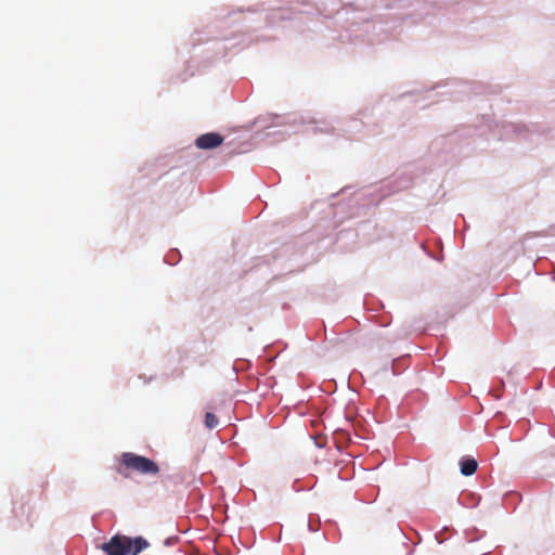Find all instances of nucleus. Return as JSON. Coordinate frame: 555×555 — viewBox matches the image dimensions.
<instances>
[{"mask_svg": "<svg viewBox=\"0 0 555 555\" xmlns=\"http://www.w3.org/2000/svg\"><path fill=\"white\" fill-rule=\"evenodd\" d=\"M149 546V542L142 537L130 538L116 534L101 548L106 555H138Z\"/></svg>", "mask_w": 555, "mask_h": 555, "instance_id": "f257e3e1", "label": "nucleus"}, {"mask_svg": "<svg viewBox=\"0 0 555 555\" xmlns=\"http://www.w3.org/2000/svg\"><path fill=\"white\" fill-rule=\"evenodd\" d=\"M120 463L132 472H137L141 475L155 476L159 473V467L153 460L132 453L125 452L120 456Z\"/></svg>", "mask_w": 555, "mask_h": 555, "instance_id": "f03ea898", "label": "nucleus"}, {"mask_svg": "<svg viewBox=\"0 0 555 555\" xmlns=\"http://www.w3.org/2000/svg\"><path fill=\"white\" fill-rule=\"evenodd\" d=\"M223 142V137L216 132H208L199 135L195 140V145L199 150H210L218 147Z\"/></svg>", "mask_w": 555, "mask_h": 555, "instance_id": "7ed1b4c3", "label": "nucleus"}, {"mask_svg": "<svg viewBox=\"0 0 555 555\" xmlns=\"http://www.w3.org/2000/svg\"><path fill=\"white\" fill-rule=\"evenodd\" d=\"M460 467H461V473L464 476H472L473 474L476 473L478 463L475 459H473L470 456H464L460 461Z\"/></svg>", "mask_w": 555, "mask_h": 555, "instance_id": "20e7f679", "label": "nucleus"}, {"mask_svg": "<svg viewBox=\"0 0 555 555\" xmlns=\"http://www.w3.org/2000/svg\"><path fill=\"white\" fill-rule=\"evenodd\" d=\"M218 424H219L218 417L214 413L207 412L205 415L206 427L209 429H214L218 426Z\"/></svg>", "mask_w": 555, "mask_h": 555, "instance_id": "39448f33", "label": "nucleus"}]
</instances>
